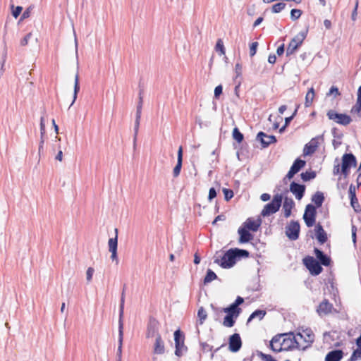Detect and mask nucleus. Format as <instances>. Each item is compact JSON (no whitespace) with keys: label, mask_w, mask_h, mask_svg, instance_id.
<instances>
[{"label":"nucleus","mask_w":361,"mask_h":361,"mask_svg":"<svg viewBox=\"0 0 361 361\" xmlns=\"http://www.w3.org/2000/svg\"><path fill=\"white\" fill-rule=\"evenodd\" d=\"M302 262L312 276H318L323 271L320 263L313 257L307 256L302 259Z\"/></svg>","instance_id":"obj_4"},{"label":"nucleus","mask_w":361,"mask_h":361,"mask_svg":"<svg viewBox=\"0 0 361 361\" xmlns=\"http://www.w3.org/2000/svg\"><path fill=\"white\" fill-rule=\"evenodd\" d=\"M261 224L262 220L260 219H257V221H254L251 218H248L243 224V226L248 231L255 232L259 229Z\"/></svg>","instance_id":"obj_24"},{"label":"nucleus","mask_w":361,"mask_h":361,"mask_svg":"<svg viewBox=\"0 0 361 361\" xmlns=\"http://www.w3.org/2000/svg\"><path fill=\"white\" fill-rule=\"evenodd\" d=\"M358 359H361V348L357 347L353 350L348 361H357Z\"/></svg>","instance_id":"obj_45"},{"label":"nucleus","mask_w":361,"mask_h":361,"mask_svg":"<svg viewBox=\"0 0 361 361\" xmlns=\"http://www.w3.org/2000/svg\"><path fill=\"white\" fill-rule=\"evenodd\" d=\"M123 341V327L121 324L118 326V349L116 353V361H121L122 359V347Z\"/></svg>","instance_id":"obj_21"},{"label":"nucleus","mask_w":361,"mask_h":361,"mask_svg":"<svg viewBox=\"0 0 361 361\" xmlns=\"http://www.w3.org/2000/svg\"><path fill=\"white\" fill-rule=\"evenodd\" d=\"M226 220V216L224 214L218 215L212 221V225H215L217 221Z\"/></svg>","instance_id":"obj_64"},{"label":"nucleus","mask_w":361,"mask_h":361,"mask_svg":"<svg viewBox=\"0 0 361 361\" xmlns=\"http://www.w3.org/2000/svg\"><path fill=\"white\" fill-rule=\"evenodd\" d=\"M361 110V85L357 90V98L355 105L352 108L351 111H360Z\"/></svg>","instance_id":"obj_40"},{"label":"nucleus","mask_w":361,"mask_h":361,"mask_svg":"<svg viewBox=\"0 0 361 361\" xmlns=\"http://www.w3.org/2000/svg\"><path fill=\"white\" fill-rule=\"evenodd\" d=\"M306 187L303 184H300L293 181L290 185V191L295 196L296 199L300 200L305 192Z\"/></svg>","instance_id":"obj_14"},{"label":"nucleus","mask_w":361,"mask_h":361,"mask_svg":"<svg viewBox=\"0 0 361 361\" xmlns=\"http://www.w3.org/2000/svg\"><path fill=\"white\" fill-rule=\"evenodd\" d=\"M215 49L216 51H219L220 55L225 54V48L222 39H219L217 40Z\"/></svg>","instance_id":"obj_47"},{"label":"nucleus","mask_w":361,"mask_h":361,"mask_svg":"<svg viewBox=\"0 0 361 361\" xmlns=\"http://www.w3.org/2000/svg\"><path fill=\"white\" fill-rule=\"evenodd\" d=\"M256 141L260 142L262 148H267L271 143L276 142L277 140L274 135H268L265 133L260 131L256 136Z\"/></svg>","instance_id":"obj_10"},{"label":"nucleus","mask_w":361,"mask_h":361,"mask_svg":"<svg viewBox=\"0 0 361 361\" xmlns=\"http://www.w3.org/2000/svg\"><path fill=\"white\" fill-rule=\"evenodd\" d=\"M40 133H41V141L39 146V151L40 152L41 149L43 148L44 140L43 136L45 134V125L44 121V117H41L40 119Z\"/></svg>","instance_id":"obj_41"},{"label":"nucleus","mask_w":361,"mask_h":361,"mask_svg":"<svg viewBox=\"0 0 361 361\" xmlns=\"http://www.w3.org/2000/svg\"><path fill=\"white\" fill-rule=\"evenodd\" d=\"M94 272V269L92 267H89L86 271V279L89 283L92 281L93 274Z\"/></svg>","instance_id":"obj_54"},{"label":"nucleus","mask_w":361,"mask_h":361,"mask_svg":"<svg viewBox=\"0 0 361 361\" xmlns=\"http://www.w3.org/2000/svg\"><path fill=\"white\" fill-rule=\"evenodd\" d=\"M319 140H323V135H319L312 138L309 143L305 145L303 149L304 156L312 155L315 152L319 146Z\"/></svg>","instance_id":"obj_11"},{"label":"nucleus","mask_w":361,"mask_h":361,"mask_svg":"<svg viewBox=\"0 0 361 361\" xmlns=\"http://www.w3.org/2000/svg\"><path fill=\"white\" fill-rule=\"evenodd\" d=\"M244 302V299L243 298L240 297V296H238L235 300L234 302H233L232 304L236 307H239V305H242L243 303Z\"/></svg>","instance_id":"obj_62"},{"label":"nucleus","mask_w":361,"mask_h":361,"mask_svg":"<svg viewBox=\"0 0 361 361\" xmlns=\"http://www.w3.org/2000/svg\"><path fill=\"white\" fill-rule=\"evenodd\" d=\"M306 164V161L300 158H297L290 169L298 173Z\"/></svg>","instance_id":"obj_30"},{"label":"nucleus","mask_w":361,"mask_h":361,"mask_svg":"<svg viewBox=\"0 0 361 361\" xmlns=\"http://www.w3.org/2000/svg\"><path fill=\"white\" fill-rule=\"evenodd\" d=\"M177 164L175 166L173 171V176L178 177L180 175V170L182 168V163H183V147L180 146L179 147V149L178 150V156H177Z\"/></svg>","instance_id":"obj_25"},{"label":"nucleus","mask_w":361,"mask_h":361,"mask_svg":"<svg viewBox=\"0 0 361 361\" xmlns=\"http://www.w3.org/2000/svg\"><path fill=\"white\" fill-rule=\"evenodd\" d=\"M314 231L316 233V238L320 244H324L327 241V234L320 224H317L315 226Z\"/></svg>","instance_id":"obj_20"},{"label":"nucleus","mask_w":361,"mask_h":361,"mask_svg":"<svg viewBox=\"0 0 361 361\" xmlns=\"http://www.w3.org/2000/svg\"><path fill=\"white\" fill-rule=\"evenodd\" d=\"M124 302H125V297L121 295V302L119 306V319H118V326H120L121 324H122V327H123V310H124Z\"/></svg>","instance_id":"obj_39"},{"label":"nucleus","mask_w":361,"mask_h":361,"mask_svg":"<svg viewBox=\"0 0 361 361\" xmlns=\"http://www.w3.org/2000/svg\"><path fill=\"white\" fill-rule=\"evenodd\" d=\"M216 279H217L216 274L212 270L209 269H207L206 276H204V283L207 284Z\"/></svg>","instance_id":"obj_37"},{"label":"nucleus","mask_w":361,"mask_h":361,"mask_svg":"<svg viewBox=\"0 0 361 361\" xmlns=\"http://www.w3.org/2000/svg\"><path fill=\"white\" fill-rule=\"evenodd\" d=\"M305 335L301 333H298L297 336H300L301 338H304L306 342L312 343L314 341V334L310 330H306L304 331Z\"/></svg>","instance_id":"obj_31"},{"label":"nucleus","mask_w":361,"mask_h":361,"mask_svg":"<svg viewBox=\"0 0 361 361\" xmlns=\"http://www.w3.org/2000/svg\"><path fill=\"white\" fill-rule=\"evenodd\" d=\"M237 318V317H234L232 314H226L224 318L223 325L226 327H232L234 326Z\"/></svg>","instance_id":"obj_33"},{"label":"nucleus","mask_w":361,"mask_h":361,"mask_svg":"<svg viewBox=\"0 0 361 361\" xmlns=\"http://www.w3.org/2000/svg\"><path fill=\"white\" fill-rule=\"evenodd\" d=\"M316 207L312 204H308L305 207V212L303 214V219L307 227H312L314 226L316 221Z\"/></svg>","instance_id":"obj_6"},{"label":"nucleus","mask_w":361,"mask_h":361,"mask_svg":"<svg viewBox=\"0 0 361 361\" xmlns=\"http://www.w3.org/2000/svg\"><path fill=\"white\" fill-rule=\"evenodd\" d=\"M314 252L316 255L317 260L320 263V265L328 267L331 264V258L326 255L322 250L315 247Z\"/></svg>","instance_id":"obj_17"},{"label":"nucleus","mask_w":361,"mask_h":361,"mask_svg":"<svg viewBox=\"0 0 361 361\" xmlns=\"http://www.w3.org/2000/svg\"><path fill=\"white\" fill-rule=\"evenodd\" d=\"M197 317L199 320L197 324L202 325L207 317V314L203 307L199 308L197 312Z\"/></svg>","instance_id":"obj_38"},{"label":"nucleus","mask_w":361,"mask_h":361,"mask_svg":"<svg viewBox=\"0 0 361 361\" xmlns=\"http://www.w3.org/2000/svg\"><path fill=\"white\" fill-rule=\"evenodd\" d=\"M222 91L223 87L221 85L216 86L214 89V97L216 99L219 98V96L222 94Z\"/></svg>","instance_id":"obj_58"},{"label":"nucleus","mask_w":361,"mask_h":361,"mask_svg":"<svg viewBox=\"0 0 361 361\" xmlns=\"http://www.w3.org/2000/svg\"><path fill=\"white\" fill-rule=\"evenodd\" d=\"M159 323L154 317H150L147 326L146 337L149 338H157V336H161L159 333Z\"/></svg>","instance_id":"obj_9"},{"label":"nucleus","mask_w":361,"mask_h":361,"mask_svg":"<svg viewBox=\"0 0 361 361\" xmlns=\"http://www.w3.org/2000/svg\"><path fill=\"white\" fill-rule=\"evenodd\" d=\"M11 8L12 10V16L15 18H17L20 16V14L21 13L22 11H23L22 6H14V5H13V4L11 6Z\"/></svg>","instance_id":"obj_48"},{"label":"nucleus","mask_w":361,"mask_h":361,"mask_svg":"<svg viewBox=\"0 0 361 361\" xmlns=\"http://www.w3.org/2000/svg\"><path fill=\"white\" fill-rule=\"evenodd\" d=\"M233 137L235 140H236L238 143L242 142L244 139L243 134L239 130V129L235 127L233 130Z\"/></svg>","instance_id":"obj_43"},{"label":"nucleus","mask_w":361,"mask_h":361,"mask_svg":"<svg viewBox=\"0 0 361 361\" xmlns=\"http://www.w3.org/2000/svg\"><path fill=\"white\" fill-rule=\"evenodd\" d=\"M351 231H352V239H353L354 244H355L356 243V238H357V235H356L357 227L355 225H352Z\"/></svg>","instance_id":"obj_63"},{"label":"nucleus","mask_w":361,"mask_h":361,"mask_svg":"<svg viewBox=\"0 0 361 361\" xmlns=\"http://www.w3.org/2000/svg\"><path fill=\"white\" fill-rule=\"evenodd\" d=\"M238 233L240 235L238 240L240 243H248L253 238V235L244 226L240 227L238 230Z\"/></svg>","instance_id":"obj_18"},{"label":"nucleus","mask_w":361,"mask_h":361,"mask_svg":"<svg viewBox=\"0 0 361 361\" xmlns=\"http://www.w3.org/2000/svg\"><path fill=\"white\" fill-rule=\"evenodd\" d=\"M333 309V305L329 302L327 299H324V300L317 307V312L319 316L322 317L331 313Z\"/></svg>","instance_id":"obj_16"},{"label":"nucleus","mask_w":361,"mask_h":361,"mask_svg":"<svg viewBox=\"0 0 361 361\" xmlns=\"http://www.w3.org/2000/svg\"><path fill=\"white\" fill-rule=\"evenodd\" d=\"M350 205L353 208V209L355 212H359L360 211H361L360 205L358 202V200H357V197L350 198Z\"/></svg>","instance_id":"obj_46"},{"label":"nucleus","mask_w":361,"mask_h":361,"mask_svg":"<svg viewBox=\"0 0 361 361\" xmlns=\"http://www.w3.org/2000/svg\"><path fill=\"white\" fill-rule=\"evenodd\" d=\"M258 47V42H254L250 45V56L252 57L255 55L257 49Z\"/></svg>","instance_id":"obj_53"},{"label":"nucleus","mask_w":361,"mask_h":361,"mask_svg":"<svg viewBox=\"0 0 361 361\" xmlns=\"http://www.w3.org/2000/svg\"><path fill=\"white\" fill-rule=\"evenodd\" d=\"M286 7V4L283 2H279L277 4H275L271 7V11L274 13H280L281 11H283Z\"/></svg>","instance_id":"obj_44"},{"label":"nucleus","mask_w":361,"mask_h":361,"mask_svg":"<svg viewBox=\"0 0 361 361\" xmlns=\"http://www.w3.org/2000/svg\"><path fill=\"white\" fill-rule=\"evenodd\" d=\"M32 36L31 32L27 33L20 41L21 46H25L27 44L29 39Z\"/></svg>","instance_id":"obj_57"},{"label":"nucleus","mask_w":361,"mask_h":361,"mask_svg":"<svg viewBox=\"0 0 361 361\" xmlns=\"http://www.w3.org/2000/svg\"><path fill=\"white\" fill-rule=\"evenodd\" d=\"M224 198L226 201H229L233 197V191L231 189L223 188Z\"/></svg>","instance_id":"obj_50"},{"label":"nucleus","mask_w":361,"mask_h":361,"mask_svg":"<svg viewBox=\"0 0 361 361\" xmlns=\"http://www.w3.org/2000/svg\"><path fill=\"white\" fill-rule=\"evenodd\" d=\"M115 237L109 240V250L111 253V259L112 261H116V264L118 262L117 257V247H118V229L115 228Z\"/></svg>","instance_id":"obj_13"},{"label":"nucleus","mask_w":361,"mask_h":361,"mask_svg":"<svg viewBox=\"0 0 361 361\" xmlns=\"http://www.w3.org/2000/svg\"><path fill=\"white\" fill-rule=\"evenodd\" d=\"M242 65L239 63H237L235 66V72L236 74V78L240 77L242 75Z\"/></svg>","instance_id":"obj_59"},{"label":"nucleus","mask_w":361,"mask_h":361,"mask_svg":"<svg viewBox=\"0 0 361 361\" xmlns=\"http://www.w3.org/2000/svg\"><path fill=\"white\" fill-rule=\"evenodd\" d=\"M235 250V255L237 260L240 259L242 258H247L250 256V252L243 249L240 248H233Z\"/></svg>","instance_id":"obj_36"},{"label":"nucleus","mask_w":361,"mask_h":361,"mask_svg":"<svg viewBox=\"0 0 361 361\" xmlns=\"http://www.w3.org/2000/svg\"><path fill=\"white\" fill-rule=\"evenodd\" d=\"M306 37V33L303 32H299L296 36H295L291 41L290 42L287 49H286V56L292 55L302 44V42Z\"/></svg>","instance_id":"obj_7"},{"label":"nucleus","mask_w":361,"mask_h":361,"mask_svg":"<svg viewBox=\"0 0 361 361\" xmlns=\"http://www.w3.org/2000/svg\"><path fill=\"white\" fill-rule=\"evenodd\" d=\"M332 94H334L335 96L340 94L338 89L335 86H332L330 88L329 92L327 93V95H332Z\"/></svg>","instance_id":"obj_60"},{"label":"nucleus","mask_w":361,"mask_h":361,"mask_svg":"<svg viewBox=\"0 0 361 361\" xmlns=\"http://www.w3.org/2000/svg\"><path fill=\"white\" fill-rule=\"evenodd\" d=\"M286 235L290 240H296L299 238L300 226L298 221L292 220L286 226Z\"/></svg>","instance_id":"obj_8"},{"label":"nucleus","mask_w":361,"mask_h":361,"mask_svg":"<svg viewBox=\"0 0 361 361\" xmlns=\"http://www.w3.org/2000/svg\"><path fill=\"white\" fill-rule=\"evenodd\" d=\"M241 308H240L239 307H236L233 304H231L228 307L223 308L221 311L226 314H232L234 317H238L239 314L241 312Z\"/></svg>","instance_id":"obj_29"},{"label":"nucleus","mask_w":361,"mask_h":361,"mask_svg":"<svg viewBox=\"0 0 361 361\" xmlns=\"http://www.w3.org/2000/svg\"><path fill=\"white\" fill-rule=\"evenodd\" d=\"M326 116L329 120H332L343 126H347L352 121V118L350 116L345 114L338 113L333 109L329 110L326 113Z\"/></svg>","instance_id":"obj_5"},{"label":"nucleus","mask_w":361,"mask_h":361,"mask_svg":"<svg viewBox=\"0 0 361 361\" xmlns=\"http://www.w3.org/2000/svg\"><path fill=\"white\" fill-rule=\"evenodd\" d=\"M142 111L139 109H136V115H135V121L134 125V137H133V145L135 147L137 136L138 134L140 118H141Z\"/></svg>","instance_id":"obj_26"},{"label":"nucleus","mask_w":361,"mask_h":361,"mask_svg":"<svg viewBox=\"0 0 361 361\" xmlns=\"http://www.w3.org/2000/svg\"><path fill=\"white\" fill-rule=\"evenodd\" d=\"M237 262V259L235 255V250L233 248H231L227 250L221 259L216 258L214 262L219 264L224 269H230L233 267Z\"/></svg>","instance_id":"obj_2"},{"label":"nucleus","mask_w":361,"mask_h":361,"mask_svg":"<svg viewBox=\"0 0 361 361\" xmlns=\"http://www.w3.org/2000/svg\"><path fill=\"white\" fill-rule=\"evenodd\" d=\"M217 195L216 190L214 188H211L209 190L208 200L211 202Z\"/></svg>","instance_id":"obj_55"},{"label":"nucleus","mask_w":361,"mask_h":361,"mask_svg":"<svg viewBox=\"0 0 361 361\" xmlns=\"http://www.w3.org/2000/svg\"><path fill=\"white\" fill-rule=\"evenodd\" d=\"M343 357L342 350L336 349L329 352L326 357L325 361H340Z\"/></svg>","instance_id":"obj_22"},{"label":"nucleus","mask_w":361,"mask_h":361,"mask_svg":"<svg viewBox=\"0 0 361 361\" xmlns=\"http://www.w3.org/2000/svg\"><path fill=\"white\" fill-rule=\"evenodd\" d=\"M357 166V159L355 156L352 153H345L341 158L342 167L350 169L352 167Z\"/></svg>","instance_id":"obj_15"},{"label":"nucleus","mask_w":361,"mask_h":361,"mask_svg":"<svg viewBox=\"0 0 361 361\" xmlns=\"http://www.w3.org/2000/svg\"><path fill=\"white\" fill-rule=\"evenodd\" d=\"M350 169L348 168L341 166L340 164L337 163L336 164H335L334 166L333 174L336 176L341 173L344 176L345 178H346L350 173Z\"/></svg>","instance_id":"obj_28"},{"label":"nucleus","mask_w":361,"mask_h":361,"mask_svg":"<svg viewBox=\"0 0 361 361\" xmlns=\"http://www.w3.org/2000/svg\"><path fill=\"white\" fill-rule=\"evenodd\" d=\"M314 89L311 88L308 91V92L307 93L306 97H305V106L308 107L312 104L313 99H314Z\"/></svg>","instance_id":"obj_42"},{"label":"nucleus","mask_w":361,"mask_h":361,"mask_svg":"<svg viewBox=\"0 0 361 361\" xmlns=\"http://www.w3.org/2000/svg\"><path fill=\"white\" fill-rule=\"evenodd\" d=\"M34 7L35 6L33 5H30V6H28L25 9V11L23 13V14L20 17V20H23L24 19L29 18L30 16L31 11L33 10Z\"/></svg>","instance_id":"obj_51"},{"label":"nucleus","mask_w":361,"mask_h":361,"mask_svg":"<svg viewBox=\"0 0 361 361\" xmlns=\"http://www.w3.org/2000/svg\"><path fill=\"white\" fill-rule=\"evenodd\" d=\"M266 314L265 310H257L254 311L249 317L247 323L251 322L253 319L259 317V320L262 319Z\"/></svg>","instance_id":"obj_34"},{"label":"nucleus","mask_w":361,"mask_h":361,"mask_svg":"<svg viewBox=\"0 0 361 361\" xmlns=\"http://www.w3.org/2000/svg\"><path fill=\"white\" fill-rule=\"evenodd\" d=\"M152 352L156 355H163L165 353L164 342L161 336H157V338H155Z\"/></svg>","instance_id":"obj_19"},{"label":"nucleus","mask_w":361,"mask_h":361,"mask_svg":"<svg viewBox=\"0 0 361 361\" xmlns=\"http://www.w3.org/2000/svg\"><path fill=\"white\" fill-rule=\"evenodd\" d=\"M282 200L283 196L281 194L275 195L272 200L264 207L261 215L265 217L277 212L281 206Z\"/></svg>","instance_id":"obj_1"},{"label":"nucleus","mask_w":361,"mask_h":361,"mask_svg":"<svg viewBox=\"0 0 361 361\" xmlns=\"http://www.w3.org/2000/svg\"><path fill=\"white\" fill-rule=\"evenodd\" d=\"M317 176V173L314 171H307L305 172H302L300 174V177L302 180L305 182L309 181L310 180L314 179Z\"/></svg>","instance_id":"obj_35"},{"label":"nucleus","mask_w":361,"mask_h":361,"mask_svg":"<svg viewBox=\"0 0 361 361\" xmlns=\"http://www.w3.org/2000/svg\"><path fill=\"white\" fill-rule=\"evenodd\" d=\"M302 15V11L300 9L293 8L290 11V18L292 20H298Z\"/></svg>","instance_id":"obj_49"},{"label":"nucleus","mask_w":361,"mask_h":361,"mask_svg":"<svg viewBox=\"0 0 361 361\" xmlns=\"http://www.w3.org/2000/svg\"><path fill=\"white\" fill-rule=\"evenodd\" d=\"M174 341L175 355L178 357H181L185 353L188 351V347L185 345L184 343V334L180 329H177L174 332Z\"/></svg>","instance_id":"obj_3"},{"label":"nucleus","mask_w":361,"mask_h":361,"mask_svg":"<svg viewBox=\"0 0 361 361\" xmlns=\"http://www.w3.org/2000/svg\"><path fill=\"white\" fill-rule=\"evenodd\" d=\"M80 91V85H79V74L78 72L76 73L75 75L74 80V90H73V99L70 105V107L74 104L77 99L78 94Z\"/></svg>","instance_id":"obj_32"},{"label":"nucleus","mask_w":361,"mask_h":361,"mask_svg":"<svg viewBox=\"0 0 361 361\" xmlns=\"http://www.w3.org/2000/svg\"><path fill=\"white\" fill-rule=\"evenodd\" d=\"M295 206V202L292 198L286 197L283 204L284 216L288 218L291 215V210Z\"/></svg>","instance_id":"obj_23"},{"label":"nucleus","mask_w":361,"mask_h":361,"mask_svg":"<svg viewBox=\"0 0 361 361\" xmlns=\"http://www.w3.org/2000/svg\"><path fill=\"white\" fill-rule=\"evenodd\" d=\"M324 199V193L322 192L317 191L312 196L311 200L314 203V207H316L317 209L322 205Z\"/></svg>","instance_id":"obj_27"},{"label":"nucleus","mask_w":361,"mask_h":361,"mask_svg":"<svg viewBox=\"0 0 361 361\" xmlns=\"http://www.w3.org/2000/svg\"><path fill=\"white\" fill-rule=\"evenodd\" d=\"M200 345L202 347V350L204 351H211L212 350V346L209 345L205 342H200Z\"/></svg>","instance_id":"obj_61"},{"label":"nucleus","mask_w":361,"mask_h":361,"mask_svg":"<svg viewBox=\"0 0 361 361\" xmlns=\"http://www.w3.org/2000/svg\"><path fill=\"white\" fill-rule=\"evenodd\" d=\"M257 355L262 359L264 361H276L271 355L263 353L262 352H258Z\"/></svg>","instance_id":"obj_52"},{"label":"nucleus","mask_w":361,"mask_h":361,"mask_svg":"<svg viewBox=\"0 0 361 361\" xmlns=\"http://www.w3.org/2000/svg\"><path fill=\"white\" fill-rule=\"evenodd\" d=\"M356 188H357V186H355L353 184H350L348 191L350 198L356 197Z\"/></svg>","instance_id":"obj_56"},{"label":"nucleus","mask_w":361,"mask_h":361,"mask_svg":"<svg viewBox=\"0 0 361 361\" xmlns=\"http://www.w3.org/2000/svg\"><path fill=\"white\" fill-rule=\"evenodd\" d=\"M242 347V340L239 334L235 333L228 338V349L232 353H237Z\"/></svg>","instance_id":"obj_12"}]
</instances>
